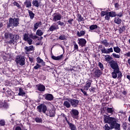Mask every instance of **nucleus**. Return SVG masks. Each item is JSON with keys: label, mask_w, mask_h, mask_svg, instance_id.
<instances>
[{"label": "nucleus", "mask_w": 130, "mask_h": 130, "mask_svg": "<svg viewBox=\"0 0 130 130\" xmlns=\"http://www.w3.org/2000/svg\"><path fill=\"white\" fill-rule=\"evenodd\" d=\"M116 119L114 117H110L105 116L104 121L105 123H108L111 126V128H115L116 130L120 129V124L116 122Z\"/></svg>", "instance_id": "nucleus-1"}, {"label": "nucleus", "mask_w": 130, "mask_h": 130, "mask_svg": "<svg viewBox=\"0 0 130 130\" xmlns=\"http://www.w3.org/2000/svg\"><path fill=\"white\" fill-rule=\"evenodd\" d=\"M115 12L111 11V12H107V11H102L101 12V17L105 16V20H107V21H109L110 20V17L114 18L115 17Z\"/></svg>", "instance_id": "nucleus-2"}, {"label": "nucleus", "mask_w": 130, "mask_h": 130, "mask_svg": "<svg viewBox=\"0 0 130 130\" xmlns=\"http://www.w3.org/2000/svg\"><path fill=\"white\" fill-rule=\"evenodd\" d=\"M36 38H38L37 36H33L32 34L29 35V34H24L23 35V40H24V41H27L29 45L32 44V42H33L32 39H36Z\"/></svg>", "instance_id": "nucleus-3"}, {"label": "nucleus", "mask_w": 130, "mask_h": 130, "mask_svg": "<svg viewBox=\"0 0 130 130\" xmlns=\"http://www.w3.org/2000/svg\"><path fill=\"white\" fill-rule=\"evenodd\" d=\"M19 18H10L9 19V23L7 27L8 28H10V27H17V26H19Z\"/></svg>", "instance_id": "nucleus-4"}, {"label": "nucleus", "mask_w": 130, "mask_h": 130, "mask_svg": "<svg viewBox=\"0 0 130 130\" xmlns=\"http://www.w3.org/2000/svg\"><path fill=\"white\" fill-rule=\"evenodd\" d=\"M92 82H93L92 80H88L87 81H86V85L84 86V89L83 88L81 89V92H82V93L85 96H87L88 94H87V92L85 91V90H86V91H88L89 88L91 87V84H92Z\"/></svg>", "instance_id": "nucleus-5"}, {"label": "nucleus", "mask_w": 130, "mask_h": 130, "mask_svg": "<svg viewBox=\"0 0 130 130\" xmlns=\"http://www.w3.org/2000/svg\"><path fill=\"white\" fill-rule=\"evenodd\" d=\"M15 62L17 64L22 67V66H24L25 64V58L22 56L18 55L15 59Z\"/></svg>", "instance_id": "nucleus-6"}, {"label": "nucleus", "mask_w": 130, "mask_h": 130, "mask_svg": "<svg viewBox=\"0 0 130 130\" xmlns=\"http://www.w3.org/2000/svg\"><path fill=\"white\" fill-rule=\"evenodd\" d=\"M110 66L114 71H116L118 72L119 71V66H118V63L116 61L110 62Z\"/></svg>", "instance_id": "nucleus-7"}, {"label": "nucleus", "mask_w": 130, "mask_h": 130, "mask_svg": "<svg viewBox=\"0 0 130 130\" xmlns=\"http://www.w3.org/2000/svg\"><path fill=\"white\" fill-rule=\"evenodd\" d=\"M67 100L71 103L72 107H78L80 102L79 100L76 99H67Z\"/></svg>", "instance_id": "nucleus-8"}, {"label": "nucleus", "mask_w": 130, "mask_h": 130, "mask_svg": "<svg viewBox=\"0 0 130 130\" xmlns=\"http://www.w3.org/2000/svg\"><path fill=\"white\" fill-rule=\"evenodd\" d=\"M70 114L73 118H75V119H78V118H79V111H78V110H71L70 111Z\"/></svg>", "instance_id": "nucleus-9"}, {"label": "nucleus", "mask_w": 130, "mask_h": 130, "mask_svg": "<svg viewBox=\"0 0 130 130\" xmlns=\"http://www.w3.org/2000/svg\"><path fill=\"white\" fill-rule=\"evenodd\" d=\"M38 111L41 113V112H43V113H46L47 111V107L46 106L41 104L37 107Z\"/></svg>", "instance_id": "nucleus-10"}, {"label": "nucleus", "mask_w": 130, "mask_h": 130, "mask_svg": "<svg viewBox=\"0 0 130 130\" xmlns=\"http://www.w3.org/2000/svg\"><path fill=\"white\" fill-rule=\"evenodd\" d=\"M117 74H118V78H122V73L120 71H113L112 73V78L113 79H116L117 78Z\"/></svg>", "instance_id": "nucleus-11"}, {"label": "nucleus", "mask_w": 130, "mask_h": 130, "mask_svg": "<svg viewBox=\"0 0 130 130\" xmlns=\"http://www.w3.org/2000/svg\"><path fill=\"white\" fill-rule=\"evenodd\" d=\"M61 20V14L59 13H55L53 15V19L52 21L53 22H56L57 21H60Z\"/></svg>", "instance_id": "nucleus-12"}, {"label": "nucleus", "mask_w": 130, "mask_h": 130, "mask_svg": "<svg viewBox=\"0 0 130 130\" xmlns=\"http://www.w3.org/2000/svg\"><path fill=\"white\" fill-rule=\"evenodd\" d=\"M101 51L102 53H106V54H109L112 52H113V49L112 47L108 49H106L105 48V47H104L102 49H101Z\"/></svg>", "instance_id": "nucleus-13"}, {"label": "nucleus", "mask_w": 130, "mask_h": 130, "mask_svg": "<svg viewBox=\"0 0 130 130\" xmlns=\"http://www.w3.org/2000/svg\"><path fill=\"white\" fill-rule=\"evenodd\" d=\"M44 97L45 99L48 101H51L54 98L53 95L50 93H47L44 94Z\"/></svg>", "instance_id": "nucleus-14"}, {"label": "nucleus", "mask_w": 130, "mask_h": 130, "mask_svg": "<svg viewBox=\"0 0 130 130\" xmlns=\"http://www.w3.org/2000/svg\"><path fill=\"white\" fill-rule=\"evenodd\" d=\"M86 43H87V41L85 39H79L78 40V44L82 47H84L86 45Z\"/></svg>", "instance_id": "nucleus-15"}, {"label": "nucleus", "mask_w": 130, "mask_h": 130, "mask_svg": "<svg viewBox=\"0 0 130 130\" xmlns=\"http://www.w3.org/2000/svg\"><path fill=\"white\" fill-rule=\"evenodd\" d=\"M59 29L58 27V25L56 24V23H53L49 28V30L52 32V31H54V30H57Z\"/></svg>", "instance_id": "nucleus-16"}, {"label": "nucleus", "mask_w": 130, "mask_h": 130, "mask_svg": "<svg viewBox=\"0 0 130 130\" xmlns=\"http://www.w3.org/2000/svg\"><path fill=\"white\" fill-rule=\"evenodd\" d=\"M85 34H86V30H81L77 32V36L78 37H83L85 36Z\"/></svg>", "instance_id": "nucleus-17"}, {"label": "nucleus", "mask_w": 130, "mask_h": 130, "mask_svg": "<svg viewBox=\"0 0 130 130\" xmlns=\"http://www.w3.org/2000/svg\"><path fill=\"white\" fill-rule=\"evenodd\" d=\"M41 25H42V22L41 21H39L35 23L34 24V31H36V30L38 29V28H39V27H40Z\"/></svg>", "instance_id": "nucleus-18"}, {"label": "nucleus", "mask_w": 130, "mask_h": 130, "mask_svg": "<svg viewBox=\"0 0 130 130\" xmlns=\"http://www.w3.org/2000/svg\"><path fill=\"white\" fill-rule=\"evenodd\" d=\"M67 123L69 124L70 129L77 130V127L75 125V124L70 122L69 121H67Z\"/></svg>", "instance_id": "nucleus-19"}, {"label": "nucleus", "mask_w": 130, "mask_h": 130, "mask_svg": "<svg viewBox=\"0 0 130 130\" xmlns=\"http://www.w3.org/2000/svg\"><path fill=\"white\" fill-rule=\"evenodd\" d=\"M37 87L39 91H40L41 92H44V91H45V86L43 85H38Z\"/></svg>", "instance_id": "nucleus-20"}, {"label": "nucleus", "mask_w": 130, "mask_h": 130, "mask_svg": "<svg viewBox=\"0 0 130 130\" xmlns=\"http://www.w3.org/2000/svg\"><path fill=\"white\" fill-rule=\"evenodd\" d=\"M106 110L108 113H110V114H113V112H114V108H106Z\"/></svg>", "instance_id": "nucleus-21"}, {"label": "nucleus", "mask_w": 130, "mask_h": 130, "mask_svg": "<svg viewBox=\"0 0 130 130\" xmlns=\"http://www.w3.org/2000/svg\"><path fill=\"white\" fill-rule=\"evenodd\" d=\"M101 71H100V70H96L93 73L94 77H97L98 78L99 77H100V75H101Z\"/></svg>", "instance_id": "nucleus-22"}, {"label": "nucleus", "mask_w": 130, "mask_h": 130, "mask_svg": "<svg viewBox=\"0 0 130 130\" xmlns=\"http://www.w3.org/2000/svg\"><path fill=\"white\" fill-rule=\"evenodd\" d=\"M112 59V58L110 55H105V60L107 61V62H110V60Z\"/></svg>", "instance_id": "nucleus-23"}, {"label": "nucleus", "mask_w": 130, "mask_h": 130, "mask_svg": "<svg viewBox=\"0 0 130 130\" xmlns=\"http://www.w3.org/2000/svg\"><path fill=\"white\" fill-rule=\"evenodd\" d=\"M37 61L38 63H41L42 66H45V62L39 57L37 58Z\"/></svg>", "instance_id": "nucleus-24"}, {"label": "nucleus", "mask_w": 130, "mask_h": 130, "mask_svg": "<svg viewBox=\"0 0 130 130\" xmlns=\"http://www.w3.org/2000/svg\"><path fill=\"white\" fill-rule=\"evenodd\" d=\"M10 41L9 42L10 44H15V43L17 42H16V40L14 39L13 35L10 36Z\"/></svg>", "instance_id": "nucleus-25"}, {"label": "nucleus", "mask_w": 130, "mask_h": 130, "mask_svg": "<svg viewBox=\"0 0 130 130\" xmlns=\"http://www.w3.org/2000/svg\"><path fill=\"white\" fill-rule=\"evenodd\" d=\"M26 95V92H25V91L23 90L22 88H19V93H18V96H25Z\"/></svg>", "instance_id": "nucleus-26"}, {"label": "nucleus", "mask_w": 130, "mask_h": 130, "mask_svg": "<svg viewBox=\"0 0 130 130\" xmlns=\"http://www.w3.org/2000/svg\"><path fill=\"white\" fill-rule=\"evenodd\" d=\"M28 12L30 19H31V20H33V19H34V17H35V14H34L32 11L29 10H28Z\"/></svg>", "instance_id": "nucleus-27"}, {"label": "nucleus", "mask_w": 130, "mask_h": 130, "mask_svg": "<svg viewBox=\"0 0 130 130\" xmlns=\"http://www.w3.org/2000/svg\"><path fill=\"white\" fill-rule=\"evenodd\" d=\"M52 59H54V60H60L61 58H62V55H60L59 56H52Z\"/></svg>", "instance_id": "nucleus-28"}, {"label": "nucleus", "mask_w": 130, "mask_h": 130, "mask_svg": "<svg viewBox=\"0 0 130 130\" xmlns=\"http://www.w3.org/2000/svg\"><path fill=\"white\" fill-rule=\"evenodd\" d=\"M71 104L70 103V102L68 101H65L63 103V106H65V107H67V108H71Z\"/></svg>", "instance_id": "nucleus-29"}, {"label": "nucleus", "mask_w": 130, "mask_h": 130, "mask_svg": "<svg viewBox=\"0 0 130 130\" xmlns=\"http://www.w3.org/2000/svg\"><path fill=\"white\" fill-rule=\"evenodd\" d=\"M25 49L26 50V51H32L34 50V47L33 46L25 47Z\"/></svg>", "instance_id": "nucleus-30"}, {"label": "nucleus", "mask_w": 130, "mask_h": 130, "mask_svg": "<svg viewBox=\"0 0 130 130\" xmlns=\"http://www.w3.org/2000/svg\"><path fill=\"white\" fill-rule=\"evenodd\" d=\"M44 32L42 31L41 29H38L36 32V35H38V36H42L43 35Z\"/></svg>", "instance_id": "nucleus-31"}, {"label": "nucleus", "mask_w": 130, "mask_h": 130, "mask_svg": "<svg viewBox=\"0 0 130 130\" xmlns=\"http://www.w3.org/2000/svg\"><path fill=\"white\" fill-rule=\"evenodd\" d=\"M55 114V111H54V110H50L49 111V116H50V117H53L54 116Z\"/></svg>", "instance_id": "nucleus-32"}, {"label": "nucleus", "mask_w": 130, "mask_h": 130, "mask_svg": "<svg viewBox=\"0 0 130 130\" xmlns=\"http://www.w3.org/2000/svg\"><path fill=\"white\" fill-rule=\"evenodd\" d=\"M114 51L116 52V53H119L121 51L120 49L118 47V46H116L114 47Z\"/></svg>", "instance_id": "nucleus-33"}, {"label": "nucleus", "mask_w": 130, "mask_h": 130, "mask_svg": "<svg viewBox=\"0 0 130 130\" xmlns=\"http://www.w3.org/2000/svg\"><path fill=\"white\" fill-rule=\"evenodd\" d=\"M97 28H98V26L96 24H93L89 26L90 30H95Z\"/></svg>", "instance_id": "nucleus-34"}, {"label": "nucleus", "mask_w": 130, "mask_h": 130, "mask_svg": "<svg viewBox=\"0 0 130 130\" xmlns=\"http://www.w3.org/2000/svg\"><path fill=\"white\" fill-rule=\"evenodd\" d=\"M11 35H13V34H12L11 33L6 32L5 34V38H6V39H9V37H10V38H11Z\"/></svg>", "instance_id": "nucleus-35"}, {"label": "nucleus", "mask_w": 130, "mask_h": 130, "mask_svg": "<svg viewBox=\"0 0 130 130\" xmlns=\"http://www.w3.org/2000/svg\"><path fill=\"white\" fill-rule=\"evenodd\" d=\"M102 43L104 44V45H105V47H108L109 46V43H108L106 40H104L102 42Z\"/></svg>", "instance_id": "nucleus-36"}, {"label": "nucleus", "mask_w": 130, "mask_h": 130, "mask_svg": "<svg viewBox=\"0 0 130 130\" xmlns=\"http://www.w3.org/2000/svg\"><path fill=\"white\" fill-rule=\"evenodd\" d=\"M32 5L35 6V7H37V8H38L39 7V3H38V1L35 0L32 1Z\"/></svg>", "instance_id": "nucleus-37"}, {"label": "nucleus", "mask_w": 130, "mask_h": 130, "mask_svg": "<svg viewBox=\"0 0 130 130\" xmlns=\"http://www.w3.org/2000/svg\"><path fill=\"white\" fill-rule=\"evenodd\" d=\"M104 128L105 130L113 129V128H111V126L110 125V126H109V125H108V124H106V125H105Z\"/></svg>", "instance_id": "nucleus-38"}, {"label": "nucleus", "mask_w": 130, "mask_h": 130, "mask_svg": "<svg viewBox=\"0 0 130 130\" xmlns=\"http://www.w3.org/2000/svg\"><path fill=\"white\" fill-rule=\"evenodd\" d=\"M24 4H26V8H30V7H31V6H32V4H31V2H30V1H26L24 3Z\"/></svg>", "instance_id": "nucleus-39"}, {"label": "nucleus", "mask_w": 130, "mask_h": 130, "mask_svg": "<svg viewBox=\"0 0 130 130\" xmlns=\"http://www.w3.org/2000/svg\"><path fill=\"white\" fill-rule=\"evenodd\" d=\"M78 21L79 22H82V21H84V20L83 17H82L81 14H78Z\"/></svg>", "instance_id": "nucleus-40"}, {"label": "nucleus", "mask_w": 130, "mask_h": 130, "mask_svg": "<svg viewBox=\"0 0 130 130\" xmlns=\"http://www.w3.org/2000/svg\"><path fill=\"white\" fill-rule=\"evenodd\" d=\"M114 22L115 23H116V24H118V25H119V24L121 23V20H120L119 18H115Z\"/></svg>", "instance_id": "nucleus-41"}, {"label": "nucleus", "mask_w": 130, "mask_h": 130, "mask_svg": "<svg viewBox=\"0 0 130 130\" xmlns=\"http://www.w3.org/2000/svg\"><path fill=\"white\" fill-rule=\"evenodd\" d=\"M112 55L114 58H120V55L115 54V53H113Z\"/></svg>", "instance_id": "nucleus-42"}, {"label": "nucleus", "mask_w": 130, "mask_h": 130, "mask_svg": "<svg viewBox=\"0 0 130 130\" xmlns=\"http://www.w3.org/2000/svg\"><path fill=\"white\" fill-rule=\"evenodd\" d=\"M14 130H22V128L20 126H17L13 128ZM22 130H27L26 129H22Z\"/></svg>", "instance_id": "nucleus-43"}, {"label": "nucleus", "mask_w": 130, "mask_h": 130, "mask_svg": "<svg viewBox=\"0 0 130 130\" xmlns=\"http://www.w3.org/2000/svg\"><path fill=\"white\" fill-rule=\"evenodd\" d=\"M14 39L16 40V42H18V40H19V38H20V36L18 35H14Z\"/></svg>", "instance_id": "nucleus-44"}, {"label": "nucleus", "mask_w": 130, "mask_h": 130, "mask_svg": "<svg viewBox=\"0 0 130 130\" xmlns=\"http://www.w3.org/2000/svg\"><path fill=\"white\" fill-rule=\"evenodd\" d=\"M115 17H121L122 16H123V13L122 12H120L119 13H118L116 14V13L115 12Z\"/></svg>", "instance_id": "nucleus-45"}, {"label": "nucleus", "mask_w": 130, "mask_h": 130, "mask_svg": "<svg viewBox=\"0 0 130 130\" xmlns=\"http://www.w3.org/2000/svg\"><path fill=\"white\" fill-rule=\"evenodd\" d=\"M41 67V65L37 63L36 66H35L34 67V69L35 70H38V69H40V68Z\"/></svg>", "instance_id": "nucleus-46"}, {"label": "nucleus", "mask_w": 130, "mask_h": 130, "mask_svg": "<svg viewBox=\"0 0 130 130\" xmlns=\"http://www.w3.org/2000/svg\"><path fill=\"white\" fill-rule=\"evenodd\" d=\"M35 121L38 123L42 122V119H41V118H36Z\"/></svg>", "instance_id": "nucleus-47"}, {"label": "nucleus", "mask_w": 130, "mask_h": 130, "mask_svg": "<svg viewBox=\"0 0 130 130\" xmlns=\"http://www.w3.org/2000/svg\"><path fill=\"white\" fill-rule=\"evenodd\" d=\"M5 124H6V122L4 120H0V125L3 126V125H5Z\"/></svg>", "instance_id": "nucleus-48"}, {"label": "nucleus", "mask_w": 130, "mask_h": 130, "mask_svg": "<svg viewBox=\"0 0 130 130\" xmlns=\"http://www.w3.org/2000/svg\"><path fill=\"white\" fill-rule=\"evenodd\" d=\"M95 90H96V88L93 87H91L89 89L90 92H92V93H94V92H95Z\"/></svg>", "instance_id": "nucleus-49"}, {"label": "nucleus", "mask_w": 130, "mask_h": 130, "mask_svg": "<svg viewBox=\"0 0 130 130\" xmlns=\"http://www.w3.org/2000/svg\"><path fill=\"white\" fill-rule=\"evenodd\" d=\"M60 40H64L66 39V36L64 35H61L59 37Z\"/></svg>", "instance_id": "nucleus-50"}, {"label": "nucleus", "mask_w": 130, "mask_h": 130, "mask_svg": "<svg viewBox=\"0 0 130 130\" xmlns=\"http://www.w3.org/2000/svg\"><path fill=\"white\" fill-rule=\"evenodd\" d=\"M68 22L69 24H70L71 25H73V22H74V19H70L69 20H68Z\"/></svg>", "instance_id": "nucleus-51"}, {"label": "nucleus", "mask_w": 130, "mask_h": 130, "mask_svg": "<svg viewBox=\"0 0 130 130\" xmlns=\"http://www.w3.org/2000/svg\"><path fill=\"white\" fill-rule=\"evenodd\" d=\"M124 56H126L127 57H130V51H128L127 52H126L124 54Z\"/></svg>", "instance_id": "nucleus-52"}, {"label": "nucleus", "mask_w": 130, "mask_h": 130, "mask_svg": "<svg viewBox=\"0 0 130 130\" xmlns=\"http://www.w3.org/2000/svg\"><path fill=\"white\" fill-rule=\"evenodd\" d=\"M58 25L60 26H64V23L60 22V21H57Z\"/></svg>", "instance_id": "nucleus-53"}, {"label": "nucleus", "mask_w": 130, "mask_h": 130, "mask_svg": "<svg viewBox=\"0 0 130 130\" xmlns=\"http://www.w3.org/2000/svg\"><path fill=\"white\" fill-rule=\"evenodd\" d=\"M13 5L17 7V8H20V5L17 2H14Z\"/></svg>", "instance_id": "nucleus-54"}, {"label": "nucleus", "mask_w": 130, "mask_h": 130, "mask_svg": "<svg viewBox=\"0 0 130 130\" xmlns=\"http://www.w3.org/2000/svg\"><path fill=\"white\" fill-rule=\"evenodd\" d=\"M99 66L100 69H101V70H103V64H102V63L99 62Z\"/></svg>", "instance_id": "nucleus-55"}, {"label": "nucleus", "mask_w": 130, "mask_h": 130, "mask_svg": "<svg viewBox=\"0 0 130 130\" xmlns=\"http://www.w3.org/2000/svg\"><path fill=\"white\" fill-rule=\"evenodd\" d=\"M74 49L78 50L79 49V47L78 46V45L76 44H74Z\"/></svg>", "instance_id": "nucleus-56"}, {"label": "nucleus", "mask_w": 130, "mask_h": 130, "mask_svg": "<svg viewBox=\"0 0 130 130\" xmlns=\"http://www.w3.org/2000/svg\"><path fill=\"white\" fill-rule=\"evenodd\" d=\"M3 107H4V108H8V107H9V106H8V104L5 103L3 105Z\"/></svg>", "instance_id": "nucleus-57"}, {"label": "nucleus", "mask_w": 130, "mask_h": 130, "mask_svg": "<svg viewBox=\"0 0 130 130\" xmlns=\"http://www.w3.org/2000/svg\"><path fill=\"white\" fill-rule=\"evenodd\" d=\"M119 7V5H118V3H116L115 4V8H116V9H118V8Z\"/></svg>", "instance_id": "nucleus-58"}, {"label": "nucleus", "mask_w": 130, "mask_h": 130, "mask_svg": "<svg viewBox=\"0 0 130 130\" xmlns=\"http://www.w3.org/2000/svg\"><path fill=\"white\" fill-rule=\"evenodd\" d=\"M29 61H30V62H33V58L29 57Z\"/></svg>", "instance_id": "nucleus-59"}, {"label": "nucleus", "mask_w": 130, "mask_h": 130, "mask_svg": "<svg viewBox=\"0 0 130 130\" xmlns=\"http://www.w3.org/2000/svg\"><path fill=\"white\" fill-rule=\"evenodd\" d=\"M126 78L128 79V80H129L130 81V76L129 75H127Z\"/></svg>", "instance_id": "nucleus-60"}, {"label": "nucleus", "mask_w": 130, "mask_h": 130, "mask_svg": "<svg viewBox=\"0 0 130 130\" xmlns=\"http://www.w3.org/2000/svg\"><path fill=\"white\" fill-rule=\"evenodd\" d=\"M128 63L130 66V58L128 59Z\"/></svg>", "instance_id": "nucleus-61"}, {"label": "nucleus", "mask_w": 130, "mask_h": 130, "mask_svg": "<svg viewBox=\"0 0 130 130\" xmlns=\"http://www.w3.org/2000/svg\"><path fill=\"white\" fill-rule=\"evenodd\" d=\"M3 27V23H0V28H2Z\"/></svg>", "instance_id": "nucleus-62"}, {"label": "nucleus", "mask_w": 130, "mask_h": 130, "mask_svg": "<svg viewBox=\"0 0 130 130\" xmlns=\"http://www.w3.org/2000/svg\"><path fill=\"white\" fill-rule=\"evenodd\" d=\"M71 71H74V69H71Z\"/></svg>", "instance_id": "nucleus-63"}, {"label": "nucleus", "mask_w": 130, "mask_h": 130, "mask_svg": "<svg viewBox=\"0 0 130 130\" xmlns=\"http://www.w3.org/2000/svg\"><path fill=\"white\" fill-rule=\"evenodd\" d=\"M126 94V93H125V92H124V94L125 95Z\"/></svg>", "instance_id": "nucleus-64"}]
</instances>
